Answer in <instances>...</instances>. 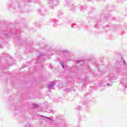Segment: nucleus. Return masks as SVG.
<instances>
[{"label": "nucleus", "instance_id": "2eb2a0df", "mask_svg": "<svg viewBox=\"0 0 127 127\" xmlns=\"http://www.w3.org/2000/svg\"><path fill=\"white\" fill-rule=\"evenodd\" d=\"M60 88H63L64 86H63V84L62 83V82L60 81V85H59Z\"/></svg>", "mask_w": 127, "mask_h": 127}, {"label": "nucleus", "instance_id": "4468645a", "mask_svg": "<svg viewBox=\"0 0 127 127\" xmlns=\"http://www.w3.org/2000/svg\"><path fill=\"white\" fill-rule=\"evenodd\" d=\"M58 14V16H62V15H63V12H62V11H59Z\"/></svg>", "mask_w": 127, "mask_h": 127}, {"label": "nucleus", "instance_id": "4be33fe9", "mask_svg": "<svg viewBox=\"0 0 127 127\" xmlns=\"http://www.w3.org/2000/svg\"><path fill=\"white\" fill-rule=\"evenodd\" d=\"M16 6H17L18 8H20L21 7V6L18 5V4H16Z\"/></svg>", "mask_w": 127, "mask_h": 127}, {"label": "nucleus", "instance_id": "a878e982", "mask_svg": "<svg viewBox=\"0 0 127 127\" xmlns=\"http://www.w3.org/2000/svg\"><path fill=\"white\" fill-rule=\"evenodd\" d=\"M124 85H125V88H127V86H126V85H127V83L124 82Z\"/></svg>", "mask_w": 127, "mask_h": 127}, {"label": "nucleus", "instance_id": "f8f14e48", "mask_svg": "<svg viewBox=\"0 0 127 127\" xmlns=\"http://www.w3.org/2000/svg\"><path fill=\"white\" fill-rule=\"evenodd\" d=\"M40 116L41 118H43L44 120H45V119H47L48 120H50V121H53V120L50 117L43 116L42 115H40Z\"/></svg>", "mask_w": 127, "mask_h": 127}, {"label": "nucleus", "instance_id": "1a4fd4ad", "mask_svg": "<svg viewBox=\"0 0 127 127\" xmlns=\"http://www.w3.org/2000/svg\"><path fill=\"white\" fill-rule=\"evenodd\" d=\"M85 82H83L82 87H84V86H87V83L89 82V79L85 78L84 79Z\"/></svg>", "mask_w": 127, "mask_h": 127}, {"label": "nucleus", "instance_id": "aec40b11", "mask_svg": "<svg viewBox=\"0 0 127 127\" xmlns=\"http://www.w3.org/2000/svg\"><path fill=\"white\" fill-rule=\"evenodd\" d=\"M73 26H72V25H71V27H72V28H75V27H77V25L76 24H73Z\"/></svg>", "mask_w": 127, "mask_h": 127}, {"label": "nucleus", "instance_id": "f257e3e1", "mask_svg": "<svg viewBox=\"0 0 127 127\" xmlns=\"http://www.w3.org/2000/svg\"><path fill=\"white\" fill-rule=\"evenodd\" d=\"M20 33H21V31L20 29H17L12 35H15L14 37L16 39L15 42H16L18 45H24L27 43V41L21 38Z\"/></svg>", "mask_w": 127, "mask_h": 127}, {"label": "nucleus", "instance_id": "5701e85b", "mask_svg": "<svg viewBox=\"0 0 127 127\" xmlns=\"http://www.w3.org/2000/svg\"><path fill=\"white\" fill-rule=\"evenodd\" d=\"M63 53H68V52L67 51H63Z\"/></svg>", "mask_w": 127, "mask_h": 127}, {"label": "nucleus", "instance_id": "b1692460", "mask_svg": "<svg viewBox=\"0 0 127 127\" xmlns=\"http://www.w3.org/2000/svg\"><path fill=\"white\" fill-rule=\"evenodd\" d=\"M50 66H51V69H53V66L51 65V64H50Z\"/></svg>", "mask_w": 127, "mask_h": 127}, {"label": "nucleus", "instance_id": "20e7f679", "mask_svg": "<svg viewBox=\"0 0 127 127\" xmlns=\"http://www.w3.org/2000/svg\"><path fill=\"white\" fill-rule=\"evenodd\" d=\"M45 57L44 55L40 54L39 56L37 57V61L36 63H41V62H43L44 61V58Z\"/></svg>", "mask_w": 127, "mask_h": 127}, {"label": "nucleus", "instance_id": "c85d7f7f", "mask_svg": "<svg viewBox=\"0 0 127 127\" xmlns=\"http://www.w3.org/2000/svg\"><path fill=\"white\" fill-rule=\"evenodd\" d=\"M1 47H2V46L0 44V48H1Z\"/></svg>", "mask_w": 127, "mask_h": 127}, {"label": "nucleus", "instance_id": "6ab92c4d", "mask_svg": "<svg viewBox=\"0 0 127 127\" xmlns=\"http://www.w3.org/2000/svg\"><path fill=\"white\" fill-rule=\"evenodd\" d=\"M121 60H122V61H123V64H124V65H126V61H125V60H124L123 59V57H121Z\"/></svg>", "mask_w": 127, "mask_h": 127}, {"label": "nucleus", "instance_id": "cd10ccee", "mask_svg": "<svg viewBox=\"0 0 127 127\" xmlns=\"http://www.w3.org/2000/svg\"><path fill=\"white\" fill-rule=\"evenodd\" d=\"M31 1V0H27V2H30Z\"/></svg>", "mask_w": 127, "mask_h": 127}, {"label": "nucleus", "instance_id": "f03ea898", "mask_svg": "<svg viewBox=\"0 0 127 127\" xmlns=\"http://www.w3.org/2000/svg\"><path fill=\"white\" fill-rule=\"evenodd\" d=\"M78 64H80V65L78 67V72H82L83 70H86L88 69L89 66L84 63V61L82 60L76 61V66H78Z\"/></svg>", "mask_w": 127, "mask_h": 127}, {"label": "nucleus", "instance_id": "0eeeda50", "mask_svg": "<svg viewBox=\"0 0 127 127\" xmlns=\"http://www.w3.org/2000/svg\"><path fill=\"white\" fill-rule=\"evenodd\" d=\"M54 86H55V82L52 81L49 84L48 88L49 89H53V87H54Z\"/></svg>", "mask_w": 127, "mask_h": 127}, {"label": "nucleus", "instance_id": "7c9ffc66", "mask_svg": "<svg viewBox=\"0 0 127 127\" xmlns=\"http://www.w3.org/2000/svg\"><path fill=\"white\" fill-rule=\"evenodd\" d=\"M5 35H6V36H7V34H6Z\"/></svg>", "mask_w": 127, "mask_h": 127}, {"label": "nucleus", "instance_id": "6e6552de", "mask_svg": "<svg viewBox=\"0 0 127 127\" xmlns=\"http://www.w3.org/2000/svg\"><path fill=\"white\" fill-rule=\"evenodd\" d=\"M39 11L41 12L42 15H45V12H46V11L45 10V9H44V8L42 7L41 9H39Z\"/></svg>", "mask_w": 127, "mask_h": 127}, {"label": "nucleus", "instance_id": "bb28decb", "mask_svg": "<svg viewBox=\"0 0 127 127\" xmlns=\"http://www.w3.org/2000/svg\"><path fill=\"white\" fill-rule=\"evenodd\" d=\"M107 86H112V85L110 83H107Z\"/></svg>", "mask_w": 127, "mask_h": 127}, {"label": "nucleus", "instance_id": "423d86ee", "mask_svg": "<svg viewBox=\"0 0 127 127\" xmlns=\"http://www.w3.org/2000/svg\"><path fill=\"white\" fill-rule=\"evenodd\" d=\"M51 22H54L53 26L54 27H57L59 26V23H58V21L56 19H53L51 20Z\"/></svg>", "mask_w": 127, "mask_h": 127}, {"label": "nucleus", "instance_id": "9d476101", "mask_svg": "<svg viewBox=\"0 0 127 127\" xmlns=\"http://www.w3.org/2000/svg\"><path fill=\"white\" fill-rule=\"evenodd\" d=\"M73 90V88L71 87L70 88H65L64 89V92H66V93H69L70 91H72Z\"/></svg>", "mask_w": 127, "mask_h": 127}, {"label": "nucleus", "instance_id": "a211bd4d", "mask_svg": "<svg viewBox=\"0 0 127 127\" xmlns=\"http://www.w3.org/2000/svg\"><path fill=\"white\" fill-rule=\"evenodd\" d=\"M61 64L62 67H63L64 69L65 68V65H64V64L62 62H61Z\"/></svg>", "mask_w": 127, "mask_h": 127}, {"label": "nucleus", "instance_id": "393cba45", "mask_svg": "<svg viewBox=\"0 0 127 127\" xmlns=\"http://www.w3.org/2000/svg\"><path fill=\"white\" fill-rule=\"evenodd\" d=\"M74 77H75V75H73V76H71V79H74Z\"/></svg>", "mask_w": 127, "mask_h": 127}, {"label": "nucleus", "instance_id": "39448f33", "mask_svg": "<svg viewBox=\"0 0 127 127\" xmlns=\"http://www.w3.org/2000/svg\"><path fill=\"white\" fill-rule=\"evenodd\" d=\"M65 0L68 6L70 7V10H71L72 11H74V10H75V8L74 7L73 4L69 3L70 0Z\"/></svg>", "mask_w": 127, "mask_h": 127}, {"label": "nucleus", "instance_id": "412c9836", "mask_svg": "<svg viewBox=\"0 0 127 127\" xmlns=\"http://www.w3.org/2000/svg\"><path fill=\"white\" fill-rule=\"evenodd\" d=\"M30 124L29 123H27L26 124L25 127H31Z\"/></svg>", "mask_w": 127, "mask_h": 127}, {"label": "nucleus", "instance_id": "dca6fc26", "mask_svg": "<svg viewBox=\"0 0 127 127\" xmlns=\"http://www.w3.org/2000/svg\"><path fill=\"white\" fill-rule=\"evenodd\" d=\"M14 8V6H13V4H11V5H8V8Z\"/></svg>", "mask_w": 127, "mask_h": 127}, {"label": "nucleus", "instance_id": "f3484780", "mask_svg": "<svg viewBox=\"0 0 127 127\" xmlns=\"http://www.w3.org/2000/svg\"><path fill=\"white\" fill-rule=\"evenodd\" d=\"M33 108H35L36 109L38 108V105H37V104L34 103L33 104Z\"/></svg>", "mask_w": 127, "mask_h": 127}, {"label": "nucleus", "instance_id": "c756f323", "mask_svg": "<svg viewBox=\"0 0 127 127\" xmlns=\"http://www.w3.org/2000/svg\"><path fill=\"white\" fill-rule=\"evenodd\" d=\"M10 33H12V31L10 30Z\"/></svg>", "mask_w": 127, "mask_h": 127}, {"label": "nucleus", "instance_id": "9b49d317", "mask_svg": "<svg viewBox=\"0 0 127 127\" xmlns=\"http://www.w3.org/2000/svg\"><path fill=\"white\" fill-rule=\"evenodd\" d=\"M81 10H82V11H85L87 9V6H81L80 7Z\"/></svg>", "mask_w": 127, "mask_h": 127}, {"label": "nucleus", "instance_id": "7ed1b4c3", "mask_svg": "<svg viewBox=\"0 0 127 127\" xmlns=\"http://www.w3.org/2000/svg\"><path fill=\"white\" fill-rule=\"evenodd\" d=\"M58 1L59 0H49V5L52 8L58 4Z\"/></svg>", "mask_w": 127, "mask_h": 127}, {"label": "nucleus", "instance_id": "ddd939ff", "mask_svg": "<svg viewBox=\"0 0 127 127\" xmlns=\"http://www.w3.org/2000/svg\"><path fill=\"white\" fill-rule=\"evenodd\" d=\"M82 104L83 105H85V106H88V105H89V102L86 100L85 101H83Z\"/></svg>", "mask_w": 127, "mask_h": 127}]
</instances>
